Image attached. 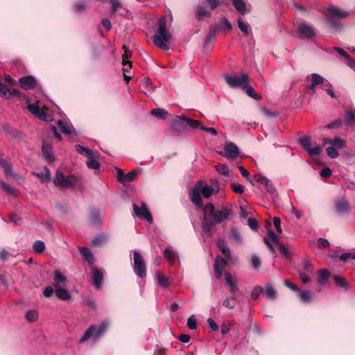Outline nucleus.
Wrapping results in <instances>:
<instances>
[{
    "label": "nucleus",
    "mask_w": 355,
    "mask_h": 355,
    "mask_svg": "<svg viewBox=\"0 0 355 355\" xmlns=\"http://www.w3.org/2000/svg\"><path fill=\"white\" fill-rule=\"evenodd\" d=\"M231 214V210L225 207H222L221 209H216L212 214L211 216L213 220L208 218L206 216L204 217L202 222V230L205 234L211 236V230L215 223H221L229 218Z\"/></svg>",
    "instance_id": "f257e3e1"
},
{
    "label": "nucleus",
    "mask_w": 355,
    "mask_h": 355,
    "mask_svg": "<svg viewBox=\"0 0 355 355\" xmlns=\"http://www.w3.org/2000/svg\"><path fill=\"white\" fill-rule=\"evenodd\" d=\"M171 40V35L166 28V19L162 17L158 19L157 28L153 35V43L159 49L168 50L167 43Z\"/></svg>",
    "instance_id": "f03ea898"
},
{
    "label": "nucleus",
    "mask_w": 355,
    "mask_h": 355,
    "mask_svg": "<svg viewBox=\"0 0 355 355\" xmlns=\"http://www.w3.org/2000/svg\"><path fill=\"white\" fill-rule=\"evenodd\" d=\"M270 222L267 220L266 221V227L268 229V234L267 236L263 238L264 243L267 245L272 254H275V250L273 245H276L278 247L280 253L285 257H288V250L284 245L278 242V236L274 231L270 230Z\"/></svg>",
    "instance_id": "7ed1b4c3"
},
{
    "label": "nucleus",
    "mask_w": 355,
    "mask_h": 355,
    "mask_svg": "<svg viewBox=\"0 0 355 355\" xmlns=\"http://www.w3.org/2000/svg\"><path fill=\"white\" fill-rule=\"evenodd\" d=\"M109 324L107 322H103L98 327L91 325L85 331L83 336L80 338V343H84L89 338L98 339L101 338L108 329Z\"/></svg>",
    "instance_id": "20e7f679"
},
{
    "label": "nucleus",
    "mask_w": 355,
    "mask_h": 355,
    "mask_svg": "<svg viewBox=\"0 0 355 355\" xmlns=\"http://www.w3.org/2000/svg\"><path fill=\"white\" fill-rule=\"evenodd\" d=\"M78 182V178L75 175H69L65 176L64 174L58 171L55 173V177L53 182L56 185H59L64 189H69L74 187Z\"/></svg>",
    "instance_id": "39448f33"
},
{
    "label": "nucleus",
    "mask_w": 355,
    "mask_h": 355,
    "mask_svg": "<svg viewBox=\"0 0 355 355\" xmlns=\"http://www.w3.org/2000/svg\"><path fill=\"white\" fill-rule=\"evenodd\" d=\"M225 79L228 85L233 88H243L250 82V77L245 73L235 76L225 75Z\"/></svg>",
    "instance_id": "423d86ee"
},
{
    "label": "nucleus",
    "mask_w": 355,
    "mask_h": 355,
    "mask_svg": "<svg viewBox=\"0 0 355 355\" xmlns=\"http://www.w3.org/2000/svg\"><path fill=\"white\" fill-rule=\"evenodd\" d=\"M133 270L135 275L139 278L146 276V265L141 254L139 252H134Z\"/></svg>",
    "instance_id": "0eeeda50"
},
{
    "label": "nucleus",
    "mask_w": 355,
    "mask_h": 355,
    "mask_svg": "<svg viewBox=\"0 0 355 355\" xmlns=\"http://www.w3.org/2000/svg\"><path fill=\"white\" fill-rule=\"evenodd\" d=\"M299 143L301 146L312 157L319 155L322 152V148L318 145L312 147V142L310 137L306 136L300 139Z\"/></svg>",
    "instance_id": "6e6552de"
},
{
    "label": "nucleus",
    "mask_w": 355,
    "mask_h": 355,
    "mask_svg": "<svg viewBox=\"0 0 355 355\" xmlns=\"http://www.w3.org/2000/svg\"><path fill=\"white\" fill-rule=\"evenodd\" d=\"M346 147V141L338 137H335L331 143V145L327 148V153L331 158L335 159L338 156L337 150H340Z\"/></svg>",
    "instance_id": "1a4fd4ad"
},
{
    "label": "nucleus",
    "mask_w": 355,
    "mask_h": 355,
    "mask_svg": "<svg viewBox=\"0 0 355 355\" xmlns=\"http://www.w3.org/2000/svg\"><path fill=\"white\" fill-rule=\"evenodd\" d=\"M133 210L138 217L145 218L150 223H153V217L144 202L141 204L140 207L136 204H133Z\"/></svg>",
    "instance_id": "9d476101"
},
{
    "label": "nucleus",
    "mask_w": 355,
    "mask_h": 355,
    "mask_svg": "<svg viewBox=\"0 0 355 355\" xmlns=\"http://www.w3.org/2000/svg\"><path fill=\"white\" fill-rule=\"evenodd\" d=\"M28 110L33 114L37 116L39 119L43 121H50L51 116L46 115L44 110L38 105V103H33L28 105Z\"/></svg>",
    "instance_id": "9b49d317"
},
{
    "label": "nucleus",
    "mask_w": 355,
    "mask_h": 355,
    "mask_svg": "<svg viewBox=\"0 0 355 355\" xmlns=\"http://www.w3.org/2000/svg\"><path fill=\"white\" fill-rule=\"evenodd\" d=\"M201 181L199 180L196 184L195 187L189 190V197L191 201L196 205H201L202 204V198H201Z\"/></svg>",
    "instance_id": "f8f14e48"
},
{
    "label": "nucleus",
    "mask_w": 355,
    "mask_h": 355,
    "mask_svg": "<svg viewBox=\"0 0 355 355\" xmlns=\"http://www.w3.org/2000/svg\"><path fill=\"white\" fill-rule=\"evenodd\" d=\"M90 274L92 281L95 287L98 289L101 288L103 279V271L96 266H92Z\"/></svg>",
    "instance_id": "ddd939ff"
},
{
    "label": "nucleus",
    "mask_w": 355,
    "mask_h": 355,
    "mask_svg": "<svg viewBox=\"0 0 355 355\" xmlns=\"http://www.w3.org/2000/svg\"><path fill=\"white\" fill-rule=\"evenodd\" d=\"M201 194L205 198H209L211 195L214 193H217L218 192V184L216 180L211 181V185L205 186L202 185V182L201 181V189H200Z\"/></svg>",
    "instance_id": "4468645a"
},
{
    "label": "nucleus",
    "mask_w": 355,
    "mask_h": 355,
    "mask_svg": "<svg viewBox=\"0 0 355 355\" xmlns=\"http://www.w3.org/2000/svg\"><path fill=\"white\" fill-rule=\"evenodd\" d=\"M224 150V153H220V154L228 159H235L239 153L238 147L232 142L227 144Z\"/></svg>",
    "instance_id": "2eb2a0df"
},
{
    "label": "nucleus",
    "mask_w": 355,
    "mask_h": 355,
    "mask_svg": "<svg viewBox=\"0 0 355 355\" xmlns=\"http://www.w3.org/2000/svg\"><path fill=\"white\" fill-rule=\"evenodd\" d=\"M300 38H311L315 34L314 28L306 23H301L298 27Z\"/></svg>",
    "instance_id": "dca6fc26"
},
{
    "label": "nucleus",
    "mask_w": 355,
    "mask_h": 355,
    "mask_svg": "<svg viewBox=\"0 0 355 355\" xmlns=\"http://www.w3.org/2000/svg\"><path fill=\"white\" fill-rule=\"evenodd\" d=\"M225 265L226 261L223 257L219 255L216 257L214 264V270L217 279L221 278L223 270H224Z\"/></svg>",
    "instance_id": "f3484780"
},
{
    "label": "nucleus",
    "mask_w": 355,
    "mask_h": 355,
    "mask_svg": "<svg viewBox=\"0 0 355 355\" xmlns=\"http://www.w3.org/2000/svg\"><path fill=\"white\" fill-rule=\"evenodd\" d=\"M225 284L229 287L230 293L234 295L239 291V287L236 279L232 276L230 272H225L224 275Z\"/></svg>",
    "instance_id": "a211bd4d"
},
{
    "label": "nucleus",
    "mask_w": 355,
    "mask_h": 355,
    "mask_svg": "<svg viewBox=\"0 0 355 355\" xmlns=\"http://www.w3.org/2000/svg\"><path fill=\"white\" fill-rule=\"evenodd\" d=\"M19 83L21 87L25 89H32L36 87V80L31 76L20 78Z\"/></svg>",
    "instance_id": "6ab92c4d"
},
{
    "label": "nucleus",
    "mask_w": 355,
    "mask_h": 355,
    "mask_svg": "<svg viewBox=\"0 0 355 355\" xmlns=\"http://www.w3.org/2000/svg\"><path fill=\"white\" fill-rule=\"evenodd\" d=\"M311 76V83L308 87V90L311 94H313L315 92L316 86L323 84L324 83V78L318 73H312Z\"/></svg>",
    "instance_id": "aec40b11"
},
{
    "label": "nucleus",
    "mask_w": 355,
    "mask_h": 355,
    "mask_svg": "<svg viewBox=\"0 0 355 355\" xmlns=\"http://www.w3.org/2000/svg\"><path fill=\"white\" fill-rule=\"evenodd\" d=\"M335 209L338 214H348L350 212L349 204L345 198L335 202Z\"/></svg>",
    "instance_id": "412c9836"
},
{
    "label": "nucleus",
    "mask_w": 355,
    "mask_h": 355,
    "mask_svg": "<svg viewBox=\"0 0 355 355\" xmlns=\"http://www.w3.org/2000/svg\"><path fill=\"white\" fill-rule=\"evenodd\" d=\"M136 175L137 172L135 171H132L124 174L123 172L119 169L117 173L118 180L123 184L133 181Z\"/></svg>",
    "instance_id": "4be33fe9"
},
{
    "label": "nucleus",
    "mask_w": 355,
    "mask_h": 355,
    "mask_svg": "<svg viewBox=\"0 0 355 355\" xmlns=\"http://www.w3.org/2000/svg\"><path fill=\"white\" fill-rule=\"evenodd\" d=\"M327 13L330 16L337 18H345L348 15L347 12L344 11L334 6H331L328 8Z\"/></svg>",
    "instance_id": "5701e85b"
},
{
    "label": "nucleus",
    "mask_w": 355,
    "mask_h": 355,
    "mask_svg": "<svg viewBox=\"0 0 355 355\" xmlns=\"http://www.w3.org/2000/svg\"><path fill=\"white\" fill-rule=\"evenodd\" d=\"M344 123L345 125H355V108L352 107L345 111Z\"/></svg>",
    "instance_id": "b1692460"
},
{
    "label": "nucleus",
    "mask_w": 355,
    "mask_h": 355,
    "mask_svg": "<svg viewBox=\"0 0 355 355\" xmlns=\"http://www.w3.org/2000/svg\"><path fill=\"white\" fill-rule=\"evenodd\" d=\"M53 274V279L55 282L54 288L60 287L67 282V277L64 276L60 271L55 270Z\"/></svg>",
    "instance_id": "393cba45"
},
{
    "label": "nucleus",
    "mask_w": 355,
    "mask_h": 355,
    "mask_svg": "<svg viewBox=\"0 0 355 355\" xmlns=\"http://www.w3.org/2000/svg\"><path fill=\"white\" fill-rule=\"evenodd\" d=\"M55 293L58 298L63 301H67L71 297L70 293L61 286L55 288Z\"/></svg>",
    "instance_id": "a878e982"
},
{
    "label": "nucleus",
    "mask_w": 355,
    "mask_h": 355,
    "mask_svg": "<svg viewBox=\"0 0 355 355\" xmlns=\"http://www.w3.org/2000/svg\"><path fill=\"white\" fill-rule=\"evenodd\" d=\"M0 165L4 170V173L7 176L17 178L18 175L12 172V166L3 158L0 157Z\"/></svg>",
    "instance_id": "bb28decb"
},
{
    "label": "nucleus",
    "mask_w": 355,
    "mask_h": 355,
    "mask_svg": "<svg viewBox=\"0 0 355 355\" xmlns=\"http://www.w3.org/2000/svg\"><path fill=\"white\" fill-rule=\"evenodd\" d=\"M164 256L171 264H173L178 257V254L171 248L164 249Z\"/></svg>",
    "instance_id": "cd10ccee"
},
{
    "label": "nucleus",
    "mask_w": 355,
    "mask_h": 355,
    "mask_svg": "<svg viewBox=\"0 0 355 355\" xmlns=\"http://www.w3.org/2000/svg\"><path fill=\"white\" fill-rule=\"evenodd\" d=\"M75 148L76 152L79 154L87 157V158H91L95 152L89 149V148L82 146L79 144L75 146Z\"/></svg>",
    "instance_id": "c85d7f7f"
},
{
    "label": "nucleus",
    "mask_w": 355,
    "mask_h": 355,
    "mask_svg": "<svg viewBox=\"0 0 355 355\" xmlns=\"http://www.w3.org/2000/svg\"><path fill=\"white\" fill-rule=\"evenodd\" d=\"M58 125L59 126L61 131L67 135H71L73 130V127L72 125L67 121H59Z\"/></svg>",
    "instance_id": "c756f323"
},
{
    "label": "nucleus",
    "mask_w": 355,
    "mask_h": 355,
    "mask_svg": "<svg viewBox=\"0 0 355 355\" xmlns=\"http://www.w3.org/2000/svg\"><path fill=\"white\" fill-rule=\"evenodd\" d=\"M232 5L236 10L241 15L246 12V5L243 0H232Z\"/></svg>",
    "instance_id": "7c9ffc66"
},
{
    "label": "nucleus",
    "mask_w": 355,
    "mask_h": 355,
    "mask_svg": "<svg viewBox=\"0 0 355 355\" xmlns=\"http://www.w3.org/2000/svg\"><path fill=\"white\" fill-rule=\"evenodd\" d=\"M210 15V12L204 6L199 5L196 7V17L198 20H201L204 17H209Z\"/></svg>",
    "instance_id": "2f4dec72"
},
{
    "label": "nucleus",
    "mask_w": 355,
    "mask_h": 355,
    "mask_svg": "<svg viewBox=\"0 0 355 355\" xmlns=\"http://www.w3.org/2000/svg\"><path fill=\"white\" fill-rule=\"evenodd\" d=\"M42 153L44 154V157L47 159L49 162L51 163L54 161L52 149L49 145L46 144H43Z\"/></svg>",
    "instance_id": "473e14b6"
},
{
    "label": "nucleus",
    "mask_w": 355,
    "mask_h": 355,
    "mask_svg": "<svg viewBox=\"0 0 355 355\" xmlns=\"http://www.w3.org/2000/svg\"><path fill=\"white\" fill-rule=\"evenodd\" d=\"M179 118L181 120L184 121L188 125H189L190 127H191L193 128H199L200 130V127L203 126V125H201L200 122L199 121L192 119H190V118H188L186 116H179Z\"/></svg>",
    "instance_id": "72a5a7b5"
},
{
    "label": "nucleus",
    "mask_w": 355,
    "mask_h": 355,
    "mask_svg": "<svg viewBox=\"0 0 355 355\" xmlns=\"http://www.w3.org/2000/svg\"><path fill=\"white\" fill-rule=\"evenodd\" d=\"M98 154L95 153L91 158H87V166L89 168L98 169L100 167V163L95 159Z\"/></svg>",
    "instance_id": "f704fd0d"
},
{
    "label": "nucleus",
    "mask_w": 355,
    "mask_h": 355,
    "mask_svg": "<svg viewBox=\"0 0 355 355\" xmlns=\"http://www.w3.org/2000/svg\"><path fill=\"white\" fill-rule=\"evenodd\" d=\"M266 297L269 300H274L277 297V291L270 284H267L264 290Z\"/></svg>",
    "instance_id": "c9c22d12"
},
{
    "label": "nucleus",
    "mask_w": 355,
    "mask_h": 355,
    "mask_svg": "<svg viewBox=\"0 0 355 355\" xmlns=\"http://www.w3.org/2000/svg\"><path fill=\"white\" fill-rule=\"evenodd\" d=\"M79 252L82 256L89 262L92 263L94 261V256L92 252L87 248H79Z\"/></svg>",
    "instance_id": "e433bc0d"
},
{
    "label": "nucleus",
    "mask_w": 355,
    "mask_h": 355,
    "mask_svg": "<svg viewBox=\"0 0 355 355\" xmlns=\"http://www.w3.org/2000/svg\"><path fill=\"white\" fill-rule=\"evenodd\" d=\"M318 282L320 284H324L327 279L329 278L330 274L329 272L327 269H321L318 272Z\"/></svg>",
    "instance_id": "4c0bfd02"
},
{
    "label": "nucleus",
    "mask_w": 355,
    "mask_h": 355,
    "mask_svg": "<svg viewBox=\"0 0 355 355\" xmlns=\"http://www.w3.org/2000/svg\"><path fill=\"white\" fill-rule=\"evenodd\" d=\"M156 278L158 282V284L162 288H168L171 284L168 279L162 274L157 273L156 275Z\"/></svg>",
    "instance_id": "58836bf2"
},
{
    "label": "nucleus",
    "mask_w": 355,
    "mask_h": 355,
    "mask_svg": "<svg viewBox=\"0 0 355 355\" xmlns=\"http://www.w3.org/2000/svg\"><path fill=\"white\" fill-rule=\"evenodd\" d=\"M0 94L2 97L8 99L11 97L12 92L7 85L0 83Z\"/></svg>",
    "instance_id": "ea45409f"
},
{
    "label": "nucleus",
    "mask_w": 355,
    "mask_h": 355,
    "mask_svg": "<svg viewBox=\"0 0 355 355\" xmlns=\"http://www.w3.org/2000/svg\"><path fill=\"white\" fill-rule=\"evenodd\" d=\"M45 244L42 241L37 240L33 245V250L35 252L40 254L44 252Z\"/></svg>",
    "instance_id": "a19ab883"
},
{
    "label": "nucleus",
    "mask_w": 355,
    "mask_h": 355,
    "mask_svg": "<svg viewBox=\"0 0 355 355\" xmlns=\"http://www.w3.org/2000/svg\"><path fill=\"white\" fill-rule=\"evenodd\" d=\"M334 282L336 284L343 288H347L348 286V283L347 280L340 276L335 275L334 277Z\"/></svg>",
    "instance_id": "79ce46f5"
},
{
    "label": "nucleus",
    "mask_w": 355,
    "mask_h": 355,
    "mask_svg": "<svg viewBox=\"0 0 355 355\" xmlns=\"http://www.w3.org/2000/svg\"><path fill=\"white\" fill-rule=\"evenodd\" d=\"M243 89L249 96L256 100L260 99V96L257 94L254 89L251 86H249L248 84L243 87Z\"/></svg>",
    "instance_id": "37998d69"
},
{
    "label": "nucleus",
    "mask_w": 355,
    "mask_h": 355,
    "mask_svg": "<svg viewBox=\"0 0 355 355\" xmlns=\"http://www.w3.org/2000/svg\"><path fill=\"white\" fill-rule=\"evenodd\" d=\"M26 318L31 322H35L38 318V313L36 310H29L26 313Z\"/></svg>",
    "instance_id": "c03bdc74"
},
{
    "label": "nucleus",
    "mask_w": 355,
    "mask_h": 355,
    "mask_svg": "<svg viewBox=\"0 0 355 355\" xmlns=\"http://www.w3.org/2000/svg\"><path fill=\"white\" fill-rule=\"evenodd\" d=\"M268 181H269V180L267 178L258 174L254 177L253 180H250V182L252 184H254V182H256L259 183L265 187L266 185L268 184Z\"/></svg>",
    "instance_id": "a18cd8bd"
},
{
    "label": "nucleus",
    "mask_w": 355,
    "mask_h": 355,
    "mask_svg": "<svg viewBox=\"0 0 355 355\" xmlns=\"http://www.w3.org/2000/svg\"><path fill=\"white\" fill-rule=\"evenodd\" d=\"M236 300V297H227L224 300L223 302V305L225 306L227 309H234L236 306V303L234 300Z\"/></svg>",
    "instance_id": "49530a36"
},
{
    "label": "nucleus",
    "mask_w": 355,
    "mask_h": 355,
    "mask_svg": "<svg viewBox=\"0 0 355 355\" xmlns=\"http://www.w3.org/2000/svg\"><path fill=\"white\" fill-rule=\"evenodd\" d=\"M334 50L336 51L340 56L345 58L347 61V64L349 66V62H353L349 54L343 49L339 47H334Z\"/></svg>",
    "instance_id": "de8ad7c7"
},
{
    "label": "nucleus",
    "mask_w": 355,
    "mask_h": 355,
    "mask_svg": "<svg viewBox=\"0 0 355 355\" xmlns=\"http://www.w3.org/2000/svg\"><path fill=\"white\" fill-rule=\"evenodd\" d=\"M0 183L3 191L6 192L8 195L15 194V189H13L10 185L3 181H1Z\"/></svg>",
    "instance_id": "09e8293b"
},
{
    "label": "nucleus",
    "mask_w": 355,
    "mask_h": 355,
    "mask_svg": "<svg viewBox=\"0 0 355 355\" xmlns=\"http://www.w3.org/2000/svg\"><path fill=\"white\" fill-rule=\"evenodd\" d=\"M238 26L240 30L245 35L248 34V24L245 23L241 17H239L237 19Z\"/></svg>",
    "instance_id": "8fccbe9b"
},
{
    "label": "nucleus",
    "mask_w": 355,
    "mask_h": 355,
    "mask_svg": "<svg viewBox=\"0 0 355 355\" xmlns=\"http://www.w3.org/2000/svg\"><path fill=\"white\" fill-rule=\"evenodd\" d=\"M300 293V297L302 301L304 302H308L311 300V293L308 291L304 290H298Z\"/></svg>",
    "instance_id": "3c124183"
},
{
    "label": "nucleus",
    "mask_w": 355,
    "mask_h": 355,
    "mask_svg": "<svg viewBox=\"0 0 355 355\" xmlns=\"http://www.w3.org/2000/svg\"><path fill=\"white\" fill-rule=\"evenodd\" d=\"M263 292L264 289L262 287L256 286L252 289L250 296L253 300H257Z\"/></svg>",
    "instance_id": "603ef678"
},
{
    "label": "nucleus",
    "mask_w": 355,
    "mask_h": 355,
    "mask_svg": "<svg viewBox=\"0 0 355 355\" xmlns=\"http://www.w3.org/2000/svg\"><path fill=\"white\" fill-rule=\"evenodd\" d=\"M231 188L234 193L238 194H242L244 192V187L241 184L232 183Z\"/></svg>",
    "instance_id": "864d4df0"
},
{
    "label": "nucleus",
    "mask_w": 355,
    "mask_h": 355,
    "mask_svg": "<svg viewBox=\"0 0 355 355\" xmlns=\"http://www.w3.org/2000/svg\"><path fill=\"white\" fill-rule=\"evenodd\" d=\"M216 169L222 175H227L229 174L228 167L225 164H218L216 166Z\"/></svg>",
    "instance_id": "5fc2aeb1"
},
{
    "label": "nucleus",
    "mask_w": 355,
    "mask_h": 355,
    "mask_svg": "<svg viewBox=\"0 0 355 355\" xmlns=\"http://www.w3.org/2000/svg\"><path fill=\"white\" fill-rule=\"evenodd\" d=\"M187 327L189 329L193 330L197 327V321L194 315L190 316L187 320Z\"/></svg>",
    "instance_id": "6e6d98bb"
},
{
    "label": "nucleus",
    "mask_w": 355,
    "mask_h": 355,
    "mask_svg": "<svg viewBox=\"0 0 355 355\" xmlns=\"http://www.w3.org/2000/svg\"><path fill=\"white\" fill-rule=\"evenodd\" d=\"M151 114L153 115L159 117V118H164L165 115L167 114V112L163 109L157 108V109H153L151 111Z\"/></svg>",
    "instance_id": "4d7b16f0"
},
{
    "label": "nucleus",
    "mask_w": 355,
    "mask_h": 355,
    "mask_svg": "<svg viewBox=\"0 0 355 355\" xmlns=\"http://www.w3.org/2000/svg\"><path fill=\"white\" fill-rule=\"evenodd\" d=\"M73 10L77 12H81L85 9V3L83 1H79L73 3Z\"/></svg>",
    "instance_id": "13d9d810"
},
{
    "label": "nucleus",
    "mask_w": 355,
    "mask_h": 355,
    "mask_svg": "<svg viewBox=\"0 0 355 355\" xmlns=\"http://www.w3.org/2000/svg\"><path fill=\"white\" fill-rule=\"evenodd\" d=\"M251 264L254 269L259 268L261 266V260L257 255H253L251 258Z\"/></svg>",
    "instance_id": "bf43d9fd"
},
{
    "label": "nucleus",
    "mask_w": 355,
    "mask_h": 355,
    "mask_svg": "<svg viewBox=\"0 0 355 355\" xmlns=\"http://www.w3.org/2000/svg\"><path fill=\"white\" fill-rule=\"evenodd\" d=\"M111 10L112 13L117 11L118 9L121 8L122 5L119 0H110Z\"/></svg>",
    "instance_id": "052dcab7"
},
{
    "label": "nucleus",
    "mask_w": 355,
    "mask_h": 355,
    "mask_svg": "<svg viewBox=\"0 0 355 355\" xmlns=\"http://www.w3.org/2000/svg\"><path fill=\"white\" fill-rule=\"evenodd\" d=\"M216 39V33L214 28L211 29L209 34L206 36L205 42L209 43L214 41Z\"/></svg>",
    "instance_id": "680f3d73"
},
{
    "label": "nucleus",
    "mask_w": 355,
    "mask_h": 355,
    "mask_svg": "<svg viewBox=\"0 0 355 355\" xmlns=\"http://www.w3.org/2000/svg\"><path fill=\"white\" fill-rule=\"evenodd\" d=\"M342 125V121L340 119H337L328 125H327L326 128L328 129H334V128H338Z\"/></svg>",
    "instance_id": "e2e57ef3"
},
{
    "label": "nucleus",
    "mask_w": 355,
    "mask_h": 355,
    "mask_svg": "<svg viewBox=\"0 0 355 355\" xmlns=\"http://www.w3.org/2000/svg\"><path fill=\"white\" fill-rule=\"evenodd\" d=\"M273 223H274V225H275L277 232L278 234H282V230L281 228V220H280L279 218L274 217L273 218Z\"/></svg>",
    "instance_id": "0e129e2a"
},
{
    "label": "nucleus",
    "mask_w": 355,
    "mask_h": 355,
    "mask_svg": "<svg viewBox=\"0 0 355 355\" xmlns=\"http://www.w3.org/2000/svg\"><path fill=\"white\" fill-rule=\"evenodd\" d=\"M221 27H222V29L224 31L232 29V25H231L230 22L226 18L222 19Z\"/></svg>",
    "instance_id": "69168bd1"
},
{
    "label": "nucleus",
    "mask_w": 355,
    "mask_h": 355,
    "mask_svg": "<svg viewBox=\"0 0 355 355\" xmlns=\"http://www.w3.org/2000/svg\"><path fill=\"white\" fill-rule=\"evenodd\" d=\"M54 293V289L52 286H47L44 289L43 295L46 297H51Z\"/></svg>",
    "instance_id": "338daca9"
},
{
    "label": "nucleus",
    "mask_w": 355,
    "mask_h": 355,
    "mask_svg": "<svg viewBox=\"0 0 355 355\" xmlns=\"http://www.w3.org/2000/svg\"><path fill=\"white\" fill-rule=\"evenodd\" d=\"M248 225L252 230H256L258 228V223L257 221L252 218H249L248 220Z\"/></svg>",
    "instance_id": "774afa93"
}]
</instances>
